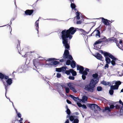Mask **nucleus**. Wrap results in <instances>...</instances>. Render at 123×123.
I'll list each match as a JSON object with an SVG mask.
<instances>
[{
    "mask_svg": "<svg viewBox=\"0 0 123 123\" xmlns=\"http://www.w3.org/2000/svg\"><path fill=\"white\" fill-rule=\"evenodd\" d=\"M76 31V29L73 27H70L68 29H65L61 32L62 43L65 49H69L70 46L68 43V38L69 40L72 37V35L74 34Z\"/></svg>",
    "mask_w": 123,
    "mask_h": 123,
    "instance_id": "obj_1",
    "label": "nucleus"
},
{
    "mask_svg": "<svg viewBox=\"0 0 123 123\" xmlns=\"http://www.w3.org/2000/svg\"><path fill=\"white\" fill-rule=\"evenodd\" d=\"M96 84L92 83L91 81L89 84L86 85L84 88L88 92H92L94 90V88L95 87Z\"/></svg>",
    "mask_w": 123,
    "mask_h": 123,
    "instance_id": "obj_2",
    "label": "nucleus"
},
{
    "mask_svg": "<svg viewBox=\"0 0 123 123\" xmlns=\"http://www.w3.org/2000/svg\"><path fill=\"white\" fill-rule=\"evenodd\" d=\"M69 52L68 50L65 49L64 51L63 55V58L66 59L67 58H69L70 60H72L73 58L72 56L69 55Z\"/></svg>",
    "mask_w": 123,
    "mask_h": 123,
    "instance_id": "obj_3",
    "label": "nucleus"
},
{
    "mask_svg": "<svg viewBox=\"0 0 123 123\" xmlns=\"http://www.w3.org/2000/svg\"><path fill=\"white\" fill-rule=\"evenodd\" d=\"M105 54V56H108L112 60L111 61V62L112 65L113 66H114L116 63L115 61L117 59L112 54L109 53H106Z\"/></svg>",
    "mask_w": 123,
    "mask_h": 123,
    "instance_id": "obj_4",
    "label": "nucleus"
},
{
    "mask_svg": "<svg viewBox=\"0 0 123 123\" xmlns=\"http://www.w3.org/2000/svg\"><path fill=\"white\" fill-rule=\"evenodd\" d=\"M98 75L96 73L93 74L92 75V77L93 78L91 80V81L92 83H94L96 84L98 83L99 81L98 78Z\"/></svg>",
    "mask_w": 123,
    "mask_h": 123,
    "instance_id": "obj_5",
    "label": "nucleus"
},
{
    "mask_svg": "<svg viewBox=\"0 0 123 123\" xmlns=\"http://www.w3.org/2000/svg\"><path fill=\"white\" fill-rule=\"evenodd\" d=\"M9 78V76H7L5 74H3L0 72V79H1L2 82H3V81H4L3 80L4 79H5V80H7Z\"/></svg>",
    "mask_w": 123,
    "mask_h": 123,
    "instance_id": "obj_6",
    "label": "nucleus"
},
{
    "mask_svg": "<svg viewBox=\"0 0 123 123\" xmlns=\"http://www.w3.org/2000/svg\"><path fill=\"white\" fill-rule=\"evenodd\" d=\"M114 107V105L113 104H111L110 105V108L109 107H106L104 109L102 110V111L103 112H105L107 110L110 111H111L110 109H112Z\"/></svg>",
    "mask_w": 123,
    "mask_h": 123,
    "instance_id": "obj_7",
    "label": "nucleus"
},
{
    "mask_svg": "<svg viewBox=\"0 0 123 123\" xmlns=\"http://www.w3.org/2000/svg\"><path fill=\"white\" fill-rule=\"evenodd\" d=\"M102 21L103 22L104 24L106 25H110L109 22L110 21V20L104 18L103 17L101 18Z\"/></svg>",
    "mask_w": 123,
    "mask_h": 123,
    "instance_id": "obj_8",
    "label": "nucleus"
},
{
    "mask_svg": "<svg viewBox=\"0 0 123 123\" xmlns=\"http://www.w3.org/2000/svg\"><path fill=\"white\" fill-rule=\"evenodd\" d=\"M94 33H95V36L96 37L98 36L99 37H100V32L99 30H95L90 35V36H92L93 35V34Z\"/></svg>",
    "mask_w": 123,
    "mask_h": 123,
    "instance_id": "obj_9",
    "label": "nucleus"
},
{
    "mask_svg": "<svg viewBox=\"0 0 123 123\" xmlns=\"http://www.w3.org/2000/svg\"><path fill=\"white\" fill-rule=\"evenodd\" d=\"M97 59L100 61H102V57L101 55L98 53H97L95 55H93Z\"/></svg>",
    "mask_w": 123,
    "mask_h": 123,
    "instance_id": "obj_10",
    "label": "nucleus"
},
{
    "mask_svg": "<svg viewBox=\"0 0 123 123\" xmlns=\"http://www.w3.org/2000/svg\"><path fill=\"white\" fill-rule=\"evenodd\" d=\"M121 82L119 81H117L115 82V85L114 86V89H118L119 86L121 84Z\"/></svg>",
    "mask_w": 123,
    "mask_h": 123,
    "instance_id": "obj_11",
    "label": "nucleus"
},
{
    "mask_svg": "<svg viewBox=\"0 0 123 123\" xmlns=\"http://www.w3.org/2000/svg\"><path fill=\"white\" fill-rule=\"evenodd\" d=\"M105 39V38H101L98 40V41H96L95 42V43H94V47H95V45L98 44L99 43H101L102 42H103V41H104L103 40H104Z\"/></svg>",
    "mask_w": 123,
    "mask_h": 123,
    "instance_id": "obj_12",
    "label": "nucleus"
},
{
    "mask_svg": "<svg viewBox=\"0 0 123 123\" xmlns=\"http://www.w3.org/2000/svg\"><path fill=\"white\" fill-rule=\"evenodd\" d=\"M106 53H108V52H105L104 53V56L105 57V60L106 61V63H107L108 64H109L111 63V60L108 57V55H105V54Z\"/></svg>",
    "mask_w": 123,
    "mask_h": 123,
    "instance_id": "obj_13",
    "label": "nucleus"
},
{
    "mask_svg": "<svg viewBox=\"0 0 123 123\" xmlns=\"http://www.w3.org/2000/svg\"><path fill=\"white\" fill-rule=\"evenodd\" d=\"M33 12L32 10H27L25 12V13L26 15H31Z\"/></svg>",
    "mask_w": 123,
    "mask_h": 123,
    "instance_id": "obj_14",
    "label": "nucleus"
},
{
    "mask_svg": "<svg viewBox=\"0 0 123 123\" xmlns=\"http://www.w3.org/2000/svg\"><path fill=\"white\" fill-rule=\"evenodd\" d=\"M77 69L78 70H79V72L80 74L82 72L84 71V68L81 66L77 65Z\"/></svg>",
    "mask_w": 123,
    "mask_h": 123,
    "instance_id": "obj_15",
    "label": "nucleus"
},
{
    "mask_svg": "<svg viewBox=\"0 0 123 123\" xmlns=\"http://www.w3.org/2000/svg\"><path fill=\"white\" fill-rule=\"evenodd\" d=\"M89 69L85 68V70L82 72L80 74L86 76V75L88 74L87 72H89Z\"/></svg>",
    "mask_w": 123,
    "mask_h": 123,
    "instance_id": "obj_16",
    "label": "nucleus"
},
{
    "mask_svg": "<svg viewBox=\"0 0 123 123\" xmlns=\"http://www.w3.org/2000/svg\"><path fill=\"white\" fill-rule=\"evenodd\" d=\"M6 80V82L8 85H10L12 83V80L11 78H8L7 80Z\"/></svg>",
    "mask_w": 123,
    "mask_h": 123,
    "instance_id": "obj_17",
    "label": "nucleus"
},
{
    "mask_svg": "<svg viewBox=\"0 0 123 123\" xmlns=\"http://www.w3.org/2000/svg\"><path fill=\"white\" fill-rule=\"evenodd\" d=\"M114 86L113 85H112L111 86V88L109 91V94L111 95L113 94L114 93Z\"/></svg>",
    "mask_w": 123,
    "mask_h": 123,
    "instance_id": "obj_18",
    "label": "nucleus"
},
{
    "mask_svg": "<svg viewBox=\"0 0 123 123\" xmlns=\"http://www.w3.org/2000/svg\"><path fill=\"white\" fill-rule=\"evenodd\" d=\"M40 17H39V18L36 21L35 23V26L36 27V29L37 31V33H38V29H39V26H38V21L39 20V19L40 18Z\"/></svg>",
    "mask_w": 123,
    "mask_h": 123,
    "instance_id": "obj_19",
    "label": "nucleus"
},
{
    "mask_svg": "<svg viewBox=\"0 0 123 123\" xmlns=\"http://www.w3.org/2000/svg\"><path fill=\"white\" fill-rule=\"evenodd\" d=\"M103 38H105V39L104 40H104V41H103V42H105L107 43L108 42L111 41H112L113 40V39L114 38L113 37H112L111 38H109L108 39H106V37H104Z\"/></svg>",
    "mask_w": 123,
    "mask_h": 123,
    "instance_id": "obj_20",
    "label": "nucleus"
},
{
    "mask_svg": "<svg viewBox=\"0 0 123 123\" xmlns=\"http://www.w3.org/2000/svg\"><path fill=\"white\" fill-rule=\"evenodd\" d=\"M55 86H56L57 87V88H59V87L61 86L62 87V89H63V88H65V87H66L64 85H61L60 84L57 83L55 84Z\"/></svg>",
    "mask_w": 123,
    "mask_h": 123,
    "instance_id": "obj_21",
    "label": "nucleus"
},
{
    "mask_svg": "<svg viewBox=\"0 0 123 123\" xmlns=\"http://www.w3.org/2000/svg\"><path fill=\"white\" fill-rule=\"evenodd\" d=\"M87 97L85 95H84L82 97L81 101L82 102L85 103V101H87Z\"/></svg>",
    "mask_w": 123,
    "mask_h": 123,
    "instance_id": "obj_22",
    "label": "nucleus"
},
{
    "mask_svg": "<svg viewBox=\"0 0 123 123\" xmlns=\"http://www.w3.org/2000/svg\"><path fill=\"white\" fill-rule=\"evenodd\" d=\"M76 63L74 61H72L71 64V66L73 68H74L76 66Z\"/></svg>",
    "mask_w": 123,
    "mask_h": 123,
    "instance_id": "obj_23",
    "label": "nucleus"
},
{
    "mask_svg": "<svg viewBox=\"0 0 123 123\" xmlns=\"http://www.w3.org/2000/svg\"><path fill=\"white\" fill-rule=\"evenodd\" d=\"M70 71H71V73L72 74L73 76H75L76 75L77 73L76 72L74 71L73 69H70Z\"/></svg>",
    "mask_w": 123,
    "mask_h": 123,
    "instance_id": "obj_24",
    "label": "nucleus"
},
{
    "mask_svg": "<svg viewBox=\"0 0 123 123\" xmlns=\"http://www.w3.org/2000/svg\"><path fill=\"white\" fill-rule=\"evenodd\" d=\"M68 86L69 87L70 89L73 92L75 93L77 92V91H76L74 88L72 86H69V85H68Z\"/></svg>",
    "mask_w": 123,
    "mask_h": 123,
    "instance_id": "obj_25",
    "label": "nucleus"
},
{
    "mask_svg": "<svg viewBox=\"0 0 123 123\" xmlns=\"http://www.w3.org/2000/svg\"><path fill=\"white\" fill-rule=\"evenodd\" d=\"M3 84V85L4 86H5V89L6 90V93L7 90L8 89V86L9 85H8V84H6V82L4 81H3V82H2Z\"/></svg>",
    "mask_w": 123,
    "mask_h": 123,
    "instance_id": "obj_26",
    "label": "nucleus"
},
{
    "mask_svg": "<svg viewBox=\"0 0 123 123\" xmlns=\"http://www.w3.org/2000/svg\"><path fill=\"white\" fill-rule=\"evenodd\" d=\"M94 108L95 109H97L99 111H100L101 110L102 111V110L103 109H101L98 105L95 104L94 106Z\"/></svg>",
    "mask_w": 123,
    "mask_h": 123,
    "instance_id": "obj_27",
    "label": "nucleus"
},
{
    "mask_svg": "<svg viewBox=\"0 0 123 123\" xmlns=\"http://www.w3.org/2000/svg\"><path fill=\"white\" fill-rule=\"evenodd\" d=\"M67 67L66 66H63L61 68L62 72L64 73V72L66 70Z\"/></svg>",
    "mask_w": 123,
    "mask_h": 123,
    "instance_id": "obj_28",
    "label": "nucleus"
},
{
    "mask_svg": "<svg viewBox=\"0 0 123 123\" xmlns=\"http://www.w3.org/2000/svg\"><path fill=\"white\" fill-rule=\"evenodd\" d=\"M80 13L78 12H77L76 14V19L77 20H79L80 18Z\"/></svg>",
    "mask_w": 123,
    "mask_h": 123,
    "instance_id": "obj_29",
    "label": "nucleus"
},
{
    "mask_svg": "<svg viewBox=\"0 0 123 123\" xmlns=\"http://www.w3.org/2000/svg\"><path fill=\"white\" fill-rule=\"evenodd\" d=\"M101 83L103 84L106 86L110 84L109 82H108L105 81L104 80L102 81Z\"/></svg>",
    "mask_w": 123,
    "mask_h": 123,
    "instance_id": "obj_30",
    "label": "nucleus"
},
{
    "mask_svg": "<svg viewBox=\"0 0 123 123\" xmlns=\"http://www.w3.org/2000/svg\"><path fill=\"white\" fill-rule=\"evenodd\" d=\"M81 88H83L84 86V82H80L78 85Z\"/></svg>",
    "mask_w": 123,
    "mask_h": 123,
    "instance_id": "obj_31",
    "label": "nucleus"
},
{
    "mask_svg": "<svg viewBox=\"0 0 123 123\" xmlns=\"http://www.w3.org/2000/svg\"><path fill=\"white\" fill-rule=\"evenodd\" d=\"M71 6L72 9H74L76 7L75 5L73 3V2H71Z\"/></svg>",
    "mask_w": 123,
    "mask_h": 123,
    "instance_id": "obj_32",
    "label": "nucleus"
},
{
    "mask_svg": "<svg viewBox=\"0 0 123 123\" xmlns=\"http://www.w3.org/2000/svg\"><path fill=\"white\" fill-rule=\"evenodd\" d=\"M66 92V93H68L69 92L70 89L69 88L67 87H65Z\"/></svg>",
    "mask_w": 123,
    "mask_h": 123,
    "instance_id": "obj_33",
    "label": "nucleus"
},
{
    "mask_svg": "<svg viewBox=\"0 0 123 123\" xmlns=\"http://www.w3.org/2000/svg\"><path fill=\"white\" fill-rule=\"evenodd\" d=\"M71 73V71H70V69L69 70H66L65 72H64V73L66 74L67 75H69Z\"/></svg>",
    "mask_w": 123,
    "mask_h": 123,
    "instance_id": "obj_34",
    "label": "nucleus"
},
{
    "mask_svg": "<svg viewBox=\"0 0 123 123\" xmlns=\"http://www.w3.org/2000/svg\"><path fill=\"white\" fill-rule=\"evenodd\" d=\"M71 62L70 60H68L66 62V64L67 65H71Z\"/></svg>",
    "mask_w": 123,
    "mask_h": 123,
    "instance_id": "obj_35",
    "label": "nucleus"
},
{
    "mask_svg": "<svg viewBox=\"0 0 123 123\" xmlns=\"http://www.w3.org/2000/svg\"><path fill=\"white\" fill-rule=\"evenodd\" d=\"M56 72H62V70L61 69V68H56Z\"/></svg>",
    "mask_w": 123,
    "mask_h": 123,
    "instance_id": "obj_36",
    "label": "nucleus"
},
{
    "mask_svg": "<svg viewBox=\"0 0 123 123\" xmlns=\"http://www.w3.org/2000/svg\"><path fill=\"white\" fill-rule=\"evenodd\" d=\"M102 88L100 86H98L97 88V90L98 91H102Z\"/></svg>",
    "mask_w": 123,
    "mask_h": 123,
    "instance_id": "obj_37",
    "label": "nucleus"
},
{
    "mask_svg": "<svg viewBox=\"0 0 123 123\" xmlns=\"http://www.w3.org/2000/svg\"><path fill=\"white\" fill-rule=\"evenodd\" d=\"M66 113L68 114H70L71 113V111L69 109L67 108L66 111Z\"/></svg>",
    "mask_w": 123,
    "mask_h": 123,
    "instance_id": "obj_38",
    "label": "nucleus"
},
{
    "mask_svg": "<svg viewBox=\"0 0 123 123\" xmlns=\"http://www.w3.org/2000/svg\"><path fill=\"white\" fill-rule=\"evenodd\" d=\"M55 59V58H50L47 60H46L48 61H54Z\"/></svg>",
    "mask_w": 123,
    "mask_h": 123,
    "instance_id": "obj_39",
    "label": "nucleus"
},
{
    "mask_svg": "<svg viewBox=\"0 0 123 123\" xmlns=\"http://www.w3.org/2000/svg\"><path fill=\"white\" fill-rule=\"evenodd\" d=\"M95 104H90L89 105V107L91 108H92L93 107L94 108V106Z\"/></svg>",
    "mask_w": 123,
    "mask_h": 123,
    "instance_id": "obj_40",
    "label": "nucleus"
},
{
    "mask_svg": "<svg viewBox=\"0 0 123 123\" xmlns=\"http://www.w3.org/2000/svg\"><path fill=\"white\" fill-rule=\"evenodd\" d=\"M73 100L75 101H78L79 100V99L78 97H74Z\"/></svg>",
    "mask_w": 123,
    "mask_h": 123,
    "instance_id": "obj_41",
    "label": "nucleus"
},
{
    "mask_svg": "<svg viewBox=\"0 0 123 123\" xmlns=\"http://www.w3.org/2000/svg\"><path fill=\"white\" fill-rule=\"evenodd\" d=\"M59 62L57 61H54L53 62V65H56L59 64Z\"/></svg>",
    "mask_w": 123,
    "mask_h": 123,
    "instance_id": "obj_42",
    "label": "nucleus"
},
{
    "mask_svg": "<svg viewBox=\"0 0 123 123\" xmlns=\"http://www.w3.org/2000/svg\"><path fill=\"white\" fill-rule=\"evenodd\" d=\"M68 79L70 80H74V77L73 76H69L68 77Z\"/></svg>",
    "mask_w": 123,
    "mask_h": 123,
    "instance_id": "obj_43",
    "label": "nucleus"
},
{
    "mask_svg": "<svg viewBox=\"0 0 123 123\" xmlns=\"http://www.w3.org/2000/svg\"><path fill=\"white\" fill-rule=\"evenodd\" d=\"M56 76L58 78H60L61 76V74L59 73H57Z\"/></svg>",
    "mask_w": 123,
    "mask_h": 123,
    "instance_id": "obj_44",
    "label": "nucleus"
},
{
    "mask_svg": "<svg viewBox=\"0 0 123 123\" xmlns=\"http://www.w3.org/2000/svg\"><path fill=\"white\" fill-rule=\"evenodd\" d=\"M123 75V72L122 73L120 72H118V74H117L118 76H122Z\"/></svg>",
    "mask_w": 123,
    "mask_h": 123,
    "instance_id": "obj_45",
    "label": "nucleus"
},
{
    "mask_svg": "<svg viewBox=\"0 0 123 123\" xmlns=\"http://www.w3.org/2000/svg\"><path fill=\"white\" fill-rule=\"evenodd\" d=\"M35 61V60H33V62L34 66L35 67V68H37V67L36 66V62Z\"/></svg>",
    "mask_w": 123,
    "mask_h": 123,
    "instance_id": "obj_46",
    "label": "nucleus"
},
{
    "mask_svg": "<svg viewBox=\"0 0 123 123\" xmlns=\"http://www.w3.org/2000/svg\"><path fill=\"white\" fill-rule=\"evenodd\" d=\"M109 64L106 63L105 64V67H104V68L105 69H106L107 68H108L109 67V65L108 64Z\"/></svg>",
    "mask_w": 123,
    "mask_h": 123,
    "instance_id": "obj_47",
    "label": "nucleus"
},
{
    "mask_svg": "<svg viewBox=\"0 0 123 123\" xmlns=\"http://www.w3.org/2000/svg\"><path fill=\"white\" fill-rule=\"evenodd\" d=\"M18 117L19 118H21V114L19 112H18L17 113Z\"/></svg>",
    "mask_w": 123,
    "mask_h": 123,
    "instance_id": "obj_48",
    "label": "nucleus"
},
{
    "mask_svg": "<svg viewBox=\"0 0 123 123\" xmlns=\"http://www.w3.org/2000/svg\"><path fill=\"white\" fill-rule=\"evenodd\" d=\"M77 104L78 106L79 107H81L82 106V104L80 103L77 102Z\"/></svg>",
    "mask_w": 123,
    "mask_h": 123,
    "instance_id": "obj_49",
    "label": "nucleus"
},
{
    "mask_svg": "<svg viewBox=\"0 0 123 123\" xmlns=\"http://www.w3.org/2000/svg\"><path fill=\"white\" fill-rule=\"evenodd\" d=\"M81 107L84 109H86L87 108L86 106L84 104L82 105Z\"/></svg>",
    "mask_w": 123,
    "mask_h": 123,
    "instance_id": "obj_50",
    "label": "nucleus"
},
{
    "mask_svg": "<svg viewBox=\"0 0 123 123\" xmlns=\"http://www.w3.org/2000/svg\"><path fill=\"white\" fill-rule=\"evenodd\" d=\"M57 91L59 93V94L60 95H63L62 93V92H61V90H59V88H57Z\"/></svg>",
    "mask_w": 123,
    "mask_h": 123,
    "instance_id": "obj_51",
    "label": "nucleus"
},
{
    "mask_svg": "<svg viewBox=\"0 0 123 123\" xmlns=\"http://www.w3.org/2000/svg\"><path fill=\"white\" fill-rule=\"evenodd\" d=\"M82 79L83 80H84L86 79V75L82 74Z\"/></svg>",
    "mask_w": 123,
    "mask_h": 123,
    "instance_id": "obj_52",
    "label": "nucleus"
},
{
    "mask_svg": "<svg viewBox=\"0 0 123 123\" xmlns=\"http://www.w3.org/2000/svg\"><path fill=\"white\" fill-rule=\"evenodd\" d=\"M116 44L117 46L118 47V48H119L120 49H121V46L119 45V43H116Z\"/></svg>",
    "mask_w": 123,
    "mask_h": 123,
    "instance_id": "obj_53",
    "label": "nucleus"
},
{
    "mask_svg": "<svg viewBox=\"0 0 123 123\" xmlns=\"http://www.w3.org/2000/svg\"><path fill=\"white\" fill-rule=\"evenodd\" d=\"M66 101L67 103L68 104H72L71 102L68 99Z\"/></svg>",
    "mask_w": 123,
    "mask_h": 123,
    "instance_id": "obj_54",
    "label": "nucleus"
},
{
    "mask_svg": "<svg viewBox=\"0 0 123 123\" xmlns=\"http://www.w3.org/2000/svg\"><path fill=\"white\" fill-rule=\"evenodd\" d=\"M81 21H80L79 20L77 21L76 23L77 24H80L81 23Z\"/></svg>",
    "mask_w": 123,
    "mask_h": 123,
    "instance_id": "obj_55",
    "label": "nucleus"
},
{
    "mask_svg": "<svg viewBox=\"0 0 123 123\" xmlns=\"http://www.w3.org/2000/svg\"><path fill=\"white\" fill-rule=\"evenodd\" d=\"M100 53H102V54H104V53L105 52H104L102 50H101L100 51Z\"/></svg>",
    "mask_w": 123,
    "mask_h": 123,
    "instance_id": "obj_56",
    "label": "nucleus"
},
{
    "mask_svg": "<svg viewBox=\"0 0 123 123\" xmlns=\"http://www.w3.org/2000/svg\"><path fill=\"white\" fill-rule=\"evenodd\" d=\"M70 97L71 98H73V99H74V96L73 95H70Z\"/></svg>",
    "mask_w": 123,
    "mask_h": 123,
    "instance_id": "obj_57",
    "label": "nucleus"
},
{
    "mask_svg": "<svg viewBox=\"0 0 123 123\" xmlns=\"http://www.w3.org/2000/svg\"><path fill=\"white\" fill-rule=\"evenodd\" d=\"M116 108L117 109H119L120 108V107L119 105H117L116 106Z\"/></svg>",
    "mask_w": 123,
    "mask_h": 123,
    "instance_id": "obj_58",
    "label": "nucleus"
},
{
    "mask_svg": "<svg viewBox=\"0 0 123 123\" xmlns=\"http://www.w3.org/2000/svg\"><path fill=\"white\" fill-rule=\"evenodd\" d=\"M80 31H81L82 32L84 33L85 31L83 29H80Z\"/></svg>",
    "mask_w": 123,
    "mask_h": 123,
    "instance_id": "obj_59",
    "label": "nucleus"
},
{
    "mask_svg": "<svg viewBox=\"0 0 123 123\" xmlns=\"http://www.w3.org/2000/svg\"><path fill=\"white\" fill-rule=\"evenodd\" d=\"M69 123V120L68 119H67L65 121V123Z\"/></svg>",
    "mask_w": 123,
    "mask_h": 123,
    "instance_id": "obj_60",
    "label": "nucleus"
},
{
    "mask_svg": "<svg viewBox=\"0 0 123 123\" xmlns=\"http://www.w3.org/2000/svg\"><path fill=\"white\" fill-rule=\"evenodd\" d=\"M120 44H121V45H122L123 43L122 41L121 40H120L119 42Z\"/></svg>",
    "mask_w": 123,
    "mask_h": 123,
    "instance_id": "obj_61",
    "label": "nucleus"
},
{
    "mask_svg": "<svg viewBox=\"0 0 123 123\" xmlns=\"http://www.w3.org/2000/svg\"><path fill=\"white\" fill-rule=\"evenodd\" d=\"M15 18H12L11 20V24H11V23H12V22H11V21H12L13 20H14L15 19Z\"/></svg>",
    "mask_w": 123,
    "mask_h": 123,
    "instance_id": "obj_62",
    "label": "nucleus"
},
{
    "mask_svg": "<svg viewBox=\"0 0 123 123\" xmlns=\"http://www.w3.org/2000/svg\"><path fill=\"white\" fill-rule=\"evenodd\" d=\"M64 60L63 59L60 60V62H64Z\"/></svg>",
    "mask_w": 123,
    "mask_h": 123,
    "instance_id": "obj_63",
    "label": "nucleus"
},
{
    "mask_svg": "<svg viewBox=\"0 0 123 123\" xmlns=\"http://www.w3.org/2000/svg\"><path fill=\"white\" fill-rule=\"evenodd\" d=\"M23 120V118H21H21H20V120H19L18 121L19 122H22V121Z\"/></svg>",
    "mask_w": 123,
    "mask_h": 123,
    "instance_id": "obj_64",
    "label": "nucleus"
}]
</instances>
